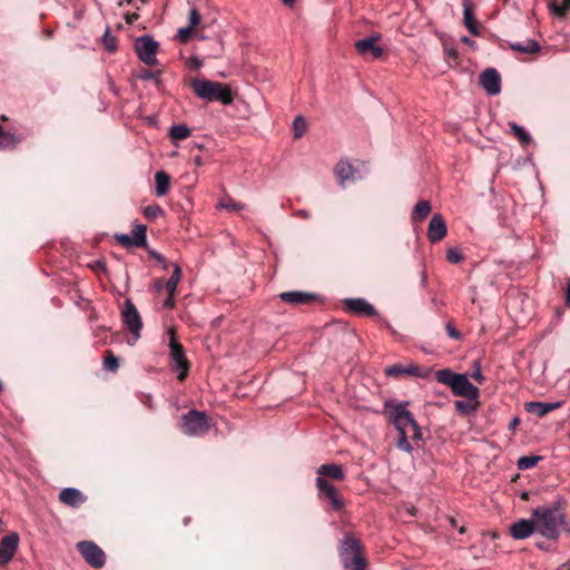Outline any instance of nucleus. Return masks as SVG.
I'll return each instance as SVG.
<instances>
[{
    "mask_svg": "<svg viewBox=\"0 0 570 570\" xmlns=\"http://www.w3.org/2000/svg\"><path fill=\"white\" fill-rule=\"evenodd\" d=\"M21 140V136L4 131L0 126V150L16 149Z\"/></svg>",
    "mask_w": 570,
    "mask_h": 570,
    "instance_id": "obj_26",
    "label": "nucleus"
},
{
    "mask_svg": "<svg viewBox=\"0 0 570 570\" xmlns=\"http://www.w3.org/2000/svg\"><path fill=\"white\" fill-rule=\"evenodd\" d=\"M307 128L306 120L303 116H296L292 124L293 136L295 139H299L303 137Z\"/></svg>",
    "mask_w": 570,
    "mask_h": 570,
    "instance_id": "obj_34",
    "label": "nucleus"
},
{
    "mask_svg": "<svg viewBox=\"0 0 570 570\" xmlns=\"http://www.w3.org/2000/svg\"><path fill=\"white\" fill-rule=\"evenodd\" d=\"M194 29H191L190 27H184V28H180L177 32V39L180 41V42H186L190 36H191V32H193Z\"/></svg>",
    "mask_w": 570,
    "mask_h": 570,
    "instance_id": "obj_43",
    "label": "nucleus"
},
{
    "mask_svg": "<svg viewBox=\"0 0 570 570\" xmlns=\"http://www.w3.org/2000/svg\"><path fill=\"white\" fill-rule=\"evenodd\" d=\"M102 42L105 48L110 52L115 51L117 48V40L114 36L110 35L109 29H107L102 36Z\"/></svg>",
    "mask_w": 570,
    "mask_h": 570,
    "instance_id": "obj_41",
    "label": "nucleus"
},
{
    "mask_svg": "<svg viewBox=\"0 0 570 570\" xmlns=\"http://www.w3.org/2000/svg\"><path fill=\"white\" fill-rule=\"evenodd\" d=\"M279 298L287 304L297 306L312 303L316 298V295L302 291H289L281 293Z\"/></svg>",
    "mask_w": 570,
    "mask_h": 570,
    "instance_id": "obj_18",
    "label": "nucleus"
},
{
    "mask_svg": "<svg viewBox=\"0 0 570 570\" xmlns=\"http://www.w3.org/2000/svg\"><path fill=\"white\" fill-rule=\"evenodd\" d=\"M169 348V355L173 361V370L178 372L177 379L179 381H184L189 370V362L185 356L183 345L176 341L174 331H170Z\"/></svg>",
    "mask_w": 570,
    "mask_h": 570,
    "instance_id": "obj_7",
    "label": "nucleus"
},
{
    "mask_svg": "<svg viewBox=\"0 0 570 570\" xmlns=\"http://www.w3.org/2000/svg\"><path fill=\"white\" fill-rule=\"evenodd\" d=\"M121 317L125 325L134 336V343L140 337L142 322L140 314L130 299H126L121 309Z\"/></svg>",
    "mask_w": 570,
    "mask_h": 570,
    "instance_id": "obj_8",
    "label": "nucleus"
},
{
    "mask_svg": "<svg viewBox=\"0 0 570 570\" xmlns=\"http://www.w3.org/2000/svg\"><path fill=\"white\" fill-rule=\"evenodd\" d=\"M217 208L227 209L229 212H238L244 209L245 205L235 202L232 197H225L218 203Z\"/></svg>",
    "mask_w": 570,
    "mask_h": 570,
    "instance_id": "obj_36",
    "label": "nucleus"
},
{
    "mask_svg": "<svg viewBox=\"0 0 570 570\" xmlns=\"http://www.w3.org/2000/svg\"><path fill=\"white\" fill-rule=\"evenodd\" d=\"M170 176L164 171L158 170L155 174V194L157 197H163L169 191Z\"/></svg>",
    "mask_w": 570,
    "mask_h": 570,
    "instance_id": "obj_23",
    "label": "nucleus"
},
{
    "mask_svg": "<svg viewBox=\"0 0 570 570\" xmlns=\"http://www.w3.org/2000/svg\"><path fill=\"white\" fill-rule=\"evenodd\" d=\"M338 556L345 569L365 570L367 566L362 542L354 534H346L341 541Z\"/></svg>",
    "mask_w": 570,
    "mask_h": 570,
    "instance_id": "obj_3",
    "label": "nucleus"
},
{
    "mask_svg": "<svg viewBox=\"0 0 570 570\" xmlns=\"http://www.w3.org/2000/svg\"><path fill=\"white\" fill-rule=\"evenodd\" d=\"M448 228L441 214H434L428 227V238L431 243H439L446 235Z\"/></svg>",
    "mask_w": 570,
    "mask_h": 570,
    "instance_id": "obj_17",
    "label": "nucleus"
},
{
    "mask_svg": "<svg viewBox=\"0 0 570 570\" xmlns=\"http://www.w3.org/2000/svg\"><path fill=\"white\" fill-rule=\"evenodd\" d=\"M180 279H181V268L179 267V265L175 264L174 271H173L169 279L166 281V291L168 294H170V296L175 295Z\"/></svg>",
    "mask_w": 570,
    "mask_h": 570,
    "instance_id": "obj_30",
    "label": "nucleus"
},
{
    "mask_svg": "<svg viewBox=\"0 0 570 570\" xmlns=\"http://www.w3.org/2000/svg\"><path fill=\"white\" fill-rule=\"evenodd\" d=\"M537 531L534 518L531 515L530 519H521L510 527V534L515 540H523L529 538Z\"/></svg>",
    "mask_w": 570,
    "mask_h": 570,
    "instance_id": "obj_16",
    "label": "nucleus"
},
{
    "mask_svg": "<svg viewBox=\"0 0 570 570\" xmlns=\"http://www.w3.org/2000/svg\"><path fill=\"white\" fill-rule=\"evenodd\" d=\"M510 48L522 53H535L540 50V45L533 39H528L524 42H511Z\"/></svg>",
    "mask_w": 570,
    "mask_h": 570,
    "instance_id": "obj_28",
    "label": "nucleus"
},
{
    "mask_svg": "<svg viewBox=\"0 0 570 570\" xmlns=\"http://www.w3.org/2000/svg\"><path fill=\"white\" fill-rule=\"evenodd\" d=\"M194 163H195V165H196V166L200 167V166L203 165V159H202V157H200V156H196V157L194 158Z\"/></svg>",
    "mask_w": 570,
    "mask_h": 570,
    "instance_id": "obj_56",
    "label": "nucleus"
},
{
    "mask_svg": "<svg viewBox=\"0 0 570 570\" xmlns=\"http://www.w3.org/2000/svg\"><path fill=\"white\" fill-rule=\"evenodd\" d=\"M519 419L518 417H514L511 422H510V429H514L518 424H519Z\"/></svg>",
    "mask_w": 570,
    "mask_h": 570,
    "instance_id": "obj_57",
    "label": "nucleus"
},
{
    "mask_svg": "<svg viewBox=\"0 0 570 570\" xmlns=\"http://www.w3.org/2000/svg\"><path fill=\"white\" fill-rule=\"evenodd\" d=\"M549 9L556 17L564 18L570 11V0H562L561 3L550 2Z\"/></svg>",
    "mask_w": 570,
    "mask_h": 570,
    "instance_id": "obj_33",
    "label": "nucleus"
},
{
    "mask_svg": "<svg viewBox=\"0 0 570 570\" xmlns=\"http://www.w3.org/2000/svg\"><path fill=\"white\" fill-rule=\"evenodd\" d=\"M419 371L420 368L413 364H410L407 366L403 365V364H393L391 366H387L385 370H384V373L387 375V376H400V375H403V374H409V375H414V376H419Z\"/></svg>",
    "mask_w": 570,
    "mask_h": 570,
    "instance_id": "obj_24",
    "label": "nucleus"
},
{
    "mask_svg": "<svg viewBox=\"0 0 570 570\" xmlns=\"http://www.w3.org/2000/svg\"><path fill=\"white\" fill-rule=\"evenodd\" d=\"M431 212V205L428 200H420L414 206L411 213V219L413 222H422L424 220Z\"/></svg>",
    "mask_w": 570,
    "mask_h": 570,
    "instance_id": "obj_29",
    "label": "nucleus"
},
{
    "mask_svg": "<svg viewBox=\"0 0 570 570\" xmlns=\"http://www.w3.org/2000/svg\"><path fill=\"white\" fill-rule=\"evenodd\" d=\"M19 546V534L11 532L0 541V564H7L14 556Z\"/></svg>",
    "mask_w": 570,
    "mask_h": 570,
    "instance_id": "obj_15",
    "label": "nucleus"
},
{
    "mask_svg": "<svg viewBox=\"0 0 570 570\" xmlns=\"http://www.w3.org/2000/svg\"><path fill=\"white\" fill-rule=\"evenodd\" d=\"M316 487L320 492L328 500L334 510H340L343 508V499L341 498L337 489L332 483H330L324 478L317 476Z\"/></svg>",
    "mask_w": 570,
    "mask_h": 570,
    "instance_id": "obj_12",
    "label": "nucleus"
},
{
    "mask_svg": "<svg viewBox=\"0 0 570 570\" xmlns=\"http://www.w3.org/2000/svg\"><path fill=\"white\" fill-rule=\"evenodd\" d=\"M138 78L139 79H142V80H156L158 81L159 80V72L158 71H150V70H142L139 75H138Z\"/></svg>",
    "mask_w": 570,
    "mask_h": 570,
    "instance_id": "obj_44",
    "label": "nucleus"
},
{
    "mask_svg": "<svg viewBox=\"0 0 570 570\" xmlns=\"http://www.w3.org/2000/svg\"><path fill=\"white\" fill-rule=\"evenodd\" d=\"M566 304L568 307H570V279L568 281V284H567Z\"/></svg>",
    "mask_w": 570,
    "mask_h": 570,
    "instance_id": "obj_53",
    "label": "nucleus"
},
{
    "mask_svg": "<svg viewBox=\"0 0 570 570\" xmlns=\"http://www.w3.org/2000/svg\"><path fill=\"white\" fill-rule=\"evenodd\" d=\"M77 549L92 568L99 569L106 562L105 552L92 541H80L77 543Z\"/></svg>",
    "mask_w": 570,
    "mask_h": 570,
    "instance_id": "obj_9",
    "label": "nucleus"
},
{
    "mask_svg": "<svg viewBox=\"0 0 570 570\" xmlns=\"http://www.w3.org/2000/svg\"><path fill=\"white\" fill-rule=\"evenodd\" d=\"M164 307L165 308H173L174 305H175V302H174V296H170V294H168V297L167 299L164 302Z\"/></svg>",
    "mask_w": 570,
    "mask_h": 570,
    "instance_id": "obj_51",
    "label": "nucleus"
},
{
    "mask_svg": "<svg viewBox=\"0 0 570 570\" xmlns=\"http://www.w3.org/2000/svg\"><path fill=\"white\" fill-rule=\"evenodd\" d=\"M381 39L380 35H372L366 38L360 39L355 42V48L362 56L379 59L383 55V49L377 46Z\"/></svg>",
    "mask_w": 570,
    "mask_h": 570,
    "instance_id": "obj_11",
    "label": "nucleus"
},
{
    "mask_svg": "<svg viewBox=\"0 0 570 570\" xmlns=\"http://www.w3.org/2000/svg\"><path fill=\"white\" fill-rule=\"evenodd\" d=\"M455 410L464 415H469L475 411L474 404L469 401H455L454 403Z\"/></svg>",
    "mask_w": 570,
    "mask_h": 570,
    "instance_id": "obj_39",
    "label": "nucleus"
},
{
    "mask_svg": "<svg viewBox=\"0 0 570 570\" xmlns=\"http://www.w3.org/2000/svg\"><path fill=\"white\" fill-rule=\"evenodd\" d=\"M451 389L454 395L464 396L470 400H476L479 396V389L464 374H458Z\"/></svg>",
    "mask_w": 570,
    "mask_h": 570,
    "instance_id": "obj_14",
    "label": "nucleus"
},
{
    "mask_svg": "<svg viewBox=\"0 0 570 570\" xmlns=\"http://www.w3.org/2000/svg\"><path fill=\"white\" fill-rule=\"evenodd\" d=\"M461 41H462V42H464V43H468V45H470V46H473V45H474V41H473V40H471V39H470L469 37H466V36H463V37L461 38Z\"/></svg>",
    "mask_w": 570,
    "mask_h": 570,
    "instance_id": "obj_55",
    "label": "nucleus"
},
{
    "mask_svg": "<svg viewBox=\"0 0 570 570\" xmlns=\"http://www.w3.org/2000/svg\"><path fill=\"white\" fill-rule=\"evenodd\" d=\"M435 376L440 383L452 387L453 381L456 379L458 374L453 373L449 368H443V370L438 371Z\"/></svg>",
    "mask_w": 570,
    "mask_h": 570,
    "instance_id": "obj_37",
    "label": "nucleus"
},
{
    "mask_svg": "<svg viewBox=\"0 0 570 570\" xmlns=\"http://www.w3.org/2000/svg\"><path fill=\"white\" fill-rule=\"evenodd\" d=\"M208 417L204 412L190 410L181 417L180 430L186 435H203L208 431Z\"/></svg>",
    "mask_w": 570,
    "mask_h": 570,
    "instance_id": "obj_5",
    "label": "nucleus"
},
{
    "mask_svg": "<svg viewBox=\"0 0 570 570\" xmlns=\"http://www.w3.org/2000/svg\"><path fill=\"white\" fill-rule=\"evenodd\" d=\"M283 2L287 6H292L295 2V0H283Z\"/></svg>",
    "mask_w": 570,
    "mask_h": 570,
    "instance_id": "obj_58",
    "label": "nucleus"
},
{
    "mask_svg": "<svg viewBox=\"0 0 570 570\" xmlns=\"http://www.w3.org/2000/svg\"><path fill=\"white\" fill-rule=\"evenodd\" d=\"M318 476L331 478L333 480H343L345 476L344 470L340 464H322L317 469Z\"/></svg>",
    "mask_w": 570,
    "mask_h": 570,
    "instance_id": "obj_25",
    "label": "nucleus"
},
{
    "mask_svg": "<svg viewBox=\"0 0 570 570\" xmlns=\"http://www.w3.org/2000/svg\"><path fill=\"white\" fill-rule=\"evenodd\" d=\"M480 83L490 96H495L501 91V76L494 68H487L480 75Z\"/></svg>",
    "mask_w": 570,
    "mask_h": 570,
    "instance_id": "obj_13",
    "label": "nucleus"
},
{
    "mask_svg": "<svg viewBox=\"0 0 570 570\" xmlns=\"http://www.w3.org/2000/svg\"><path fill=\"white\" fill-rule=\"evenodd\" d=\"M335 176L341 185L345 181H353L356 179L353 165L347 160H340L335 166Z\"/></svg>",
    "mask_w": 570,
    "mask_h": 570,
    "instance_id": "obj_22",
    "label": "nucleus"
},
{
    "mask_svg": "<svg viewBox=\"0 0 570 570\" xmlns=\"http://www.w3.org/2000/svg\"><path fill=\"white\" fill-rule=\"evenodd\" d=\"M472 377H473L475 381H478L479 383H482V382L484 381V377H483V375L481 374V370H480V367H478V368L473 372Z\"/></svg>",
    "mask_w": 570,
    "mask_h": 570,
    "instance_id": "obj_50",
    "label": "nucleus"
},
{
    "mask_svg": "<svg viewBox=\"0 0 570 570\" xmlns=\"http://www.w3.org/2000/svg\"><path fill=\"white\" fill-rule=\"evenodd\" d=\"M168 135L174 140H183L190 136V129L184 124L174 125L170 127Z\"/></svg>",
    "mask_w": 570,
    "mask_h": 570,
    "instance_id": "obj_32",
    "label": "nucleus"
},
{
    "mask_svg": "<svg viewBox=\"0 0 570 570\" xmlns=\"http://www.w3.org/2000/svg\"><path fill=\"white\" fill-rule=\"evenodd\" d=\"M132 235L128 234H116V240L125 248L129 247H144L147 244L146 226L136 225L131 232Z\"/></svg>",
    "mask_w": 570,
    "mask_h": 570,
    "instance_id": "obj_10",
    "label": "nucleus"
},
{
    "mask_svg": "<svg viewBox=\"0 0 570 570\" xmlns=\"http://www.w3.org/2000/svg\"><path fill=\"white\" fill-rule=\"evenodd\" d=\"M296 215L302 217V218H305V219L311 217L309 213L307 210H304V209L303 210H298Z\"/></svg>",
    "mask_w": 570,
    "mask_h": 570,
    "instance_id": "obj_54",
    "label": "nucleus"
},
{
    "mask_svg": "<svg viewBox=\"0 0 570 570\" xmlns=\"http://www.w3.org/2000/svg\"><path fill=\"white\" fill-rule=\"evenodd\" d=\"M445 330H446V333L450 337L454 338V340H459L461 334L460 332L453 326L452 323H448L446 326H445Z\"/></svg>",
    "mask_w": 570,
    "mask_h": 570,
    "instance_id": "obj_47",
    "label": "nucleus"
},
{
    "mask_svg": "<svg viewBox=\"0 0 570 570\" xmlns=\"http://www.w3.org/2000/svg\"><path fill=\"white\" fill-rule=\"evenodd\" d=\"M463 22L465 28L474 36H479V29L469 1L463 3Z\"/></svg>",
    "mask_w": 570,
    "mask_h": 570,
    "instance_id": "obj_27",
    "label": "nucleus"
},
{
    "mask_svg": "<svg viewBox=\"0 0 570 570\" xmlns=\"http://www.w3.org/2000/svg\"><path fill=\"white\" fill-rule=\"evenodd\" d=\"M537 547H538L539 549H541V550H544V549H546V548H544V546H543L542 543H537Z\"/></svg>",
    "mask_w": 570,
    "mask_h": 570,
    "instance_id": "obj_59",
    "label": "nucleus"
},
{
    "mask_svg": "<svg viewBox=\"0 0 570 570\" xmlns=\"http://www.w3.org/2000/svg\"><path fill=\"white\" fill-rule=\"evenodd\" d=\"M562 404H563L562 401H557V402L532 401V402H527L524 404V409L528 413H532V414L538 415L539 417H543L549 412L561 407Z\"/></svg>",
    "mask_w": 570,
    "mask_h": 570,
    "instance_id": "obj_19",
    "label": "nucleus"
},
{
    "mask_svg": "<svg viewBox=\"0 0 570 570\" xmlns=\"http://www.w3.org/2000/svg\"><path fill=\"white\" fill-rule=\"evenodd\" d=\"M189 66L194 69H199L203 66V62L197 57H191L189 60Z\"/></svg>",
    "mask_w": 570,
    "mask_h": 570,
    "instance_id": "obj_49",
    "label": "nucleus"
},
{
    "mask_svg": "<svg viewBox=\"0 0 570 570\" xmlns=\"http://www.w3.org/2000/svg\"><path fill=\"white\" fill-rule=\"evenodd\" d=\"M541 459L539 455H524L519 458L517 466L519 470H529L535 466Z\"/></svg>",
    "mask_w": 570,
    "mask_h": 570,
    "instance_id": "obj_35",
    "label": "nucleus"
},
{
    "mask_svg": "<svg viewBox=\"0 0 570 570\" xmlns=\"http://www.w3.org/2000/svg\"><path fill=\"white\" fill-rule=\"evenodd\" d=\"M344 304L348 312L357 315L373 316L376 314L374 306L364 298H348Z\"/></svg>",
    "mask_w": 570,
    "mask_h": 570,
    "instance_id": "obj_20",
    "label": "nucleus"
},
{
    "mask_svg": "<svg viewBox=\"0 0 570 570\" xmlns=\"http://www.w3.org/2000/svg\"><path fill=\"white\" fill-rule=\"evenodd\" d=\"M446 259L452 264H459L463 261V255L458 248H450L446 252Z\"/></svg>",
    "mask_w": 570,
    "mask_h": 570,
    "instance_id": "obj_42",
    "label": "nucleus"
},
{
    "mask_svg": "<svg viewBox=\"0 0 570 570\" xmlns=\"http://www.w3.org/2000/svg\"><path fill=\"white\" fill-rule=\"evenodd\" d=\"M534 518L537 532L549 540H557L559 538V528L566 521V514L562 509L554 505L538 507L532 511Z\"/></svg>",
    "mask_w": 570,
    "mask_h": 570,
    "instance_id": "obj_2",
    "label": "nucleus"
},
{
    "mask_svg": "<svg viewBox=\"0 0 570 570\" xmlns=\"http://www.w3.org/2000/svg\"><path fill=\"white\" fill-rule=\"evenodd\" d=\"M165 210L159 205H148L144 208V215L147 219L154 220L160 216H164Z\"/></svg>",
    "mask_w": 570,
    "mask_h": 570,
    "instance_id": "obj_38",
    "label": "nucleus"
},
{
    "mask_svg": "<svg viewBox=\"0 0 570 570\" xmlns=\"http://www.w3.org/2000/svg\"><path fill=\"white\" fill-rule=\"evenodd\" d=\"M407 406L409 402L406 401L390 399L384 402L383 414L397 431L396 448L411 454L413 446L409 442L407 428L413 431L411 435L413 441H421L423 436L419 423L407 410Z\"/></svg>",
    "mask_w": 570,
    "mask_h": 570,
    "instance_id": "obj_1",
    "label": "nucleus"
},
{
    "mask_svg": "<svg viewBox=\"0 0 570 570\" xmlns=\"http://www.w3.org/2000/svg\"><path fill=\"white\" fill-rule=\"evenodd\" d=\"M200 22V14L196 8H193L189 11V26L191 29H194L196 26H198Z\"/></svg>",
    "mask_w": 570,
    "mask_h": 570,
    "instance_id": "obj_45",
    "label": "nucleus"
},
{
    "mask_svg": "<svg viewBox=\"0 0 570 570\" xmlns=\"http://www.w3.org/2000/svg\"><path fill=\"white\" fill-rule=\"evenodd\" d=\"M119 367L118 357H116L110 351L104 360V368L106 371L115 372Z\"/></svg>",
    "mask_w": 570,
    "mask_h": 570,
    "instance_id": "obj_40",
    "label": "nucleus"
},
{
    "mask_svg": "<svg viewBox=\"0 0 570 570\" xmlns=\"http://www.w3.org/2000/svg\"><path fill=\"white\" fill-rule=\"evenodd\" d=\"M444 55L448 60H458L459 52L454 47L444 46Z\"/></svg>",
    "mask_w": 570,
    "mask_h": 570,
    "instance_id": "obj_46",
    "label": "nucleus"
},
{
    "mask_svg": "<svg viewBox=\"0 0 570 570\" xmlns=\"http://www.w3.org/2000/svg\"><path fill=\"white\" fill-rule=\"evenodd\" d=\"M155 289L157 292H161L163 289H166V282L163 279H159L155 283Z\"/></svg>",
    "mask_w": 570,
    "mask_h": 570,
    "instance_id": "obj_52",
    "label": "nucleus"
},
{
    "mask_svg": "<svg viewBox=\"0 0 570 570\" xmlns=\"http://www.w3.org/2000/svg\"><path fill=\"white\" fill-rule=\"evenodd\" d=\"M159 43L148 35L140 36L135 41V50L138 58L147 66H157V50Z\"/></svg>",
    "mask_w": 570,
    "mask_h": 570,
    "instance_id": "obj_6",
    "label": "nucleus"
},
{
    "mask_svg": "<svg viewBox=\"0 0 570 570\" xmlns=\"http://www.w3.org/2000/svg\"><path fill=\"white\" fill-rule=\"evenodd\" d=\"M59 500L66 505L78 508L86 501V497L76 488H65L59 493Z\"/></svg>",
    "mask_w": 570,
    "mask_h": 570,
    "instance_id": "obj_21",
    "label": "nucleus"
},
{
    "mask_svg": "<svg viewBox=\"0 0 570 570\" xmlns=\"http://www.w3.org/2000/svg\"><path fill=\"white\" fill-rule=\"evenodd\" d=\"M190 86L195 95L202 99L219 101L224 105H229L234 100L229 86L225 83L196 78L191 80Z\"/></svg>",
    "mask_w": 570,
    "mask_h": 570,
    "instance_id": "obj_4",
    "label": "nucleus"
},
{
    "mask_svg": "<svg viewBox=\"0 0 570 570\" xmlns=\"http://www.w3.org/2000/svg\"><path fill=\"white\" fill-rule=\"evenodd\" d=\"M149 255L157 262L164 264L165 269L167 268L166 259L161 254L157 253L156 250H149Z\"/></svg>",
    "mask_w": 570,
    "mask_h": 570,
    "instance_id": "obj_48",
    "label": "nucleus"
},
{
    "mask_svg": "<svg viewBox=\"0 0 570 570\" xmlns=\"http://www.w3.org/2000/svg\"><path fill=\"white\" fill-rule=\"evenodd\" d=\"M511 132L519 139V141L525 146L531 142V136L530 134L520 125L517 122L510 121L508 124Z\"/></svg>",
    "mask_w": 570,
    "mask_h": 570,
    "instance_id": "obj_31",
    "label": "nucleus"
}]
</instances>
